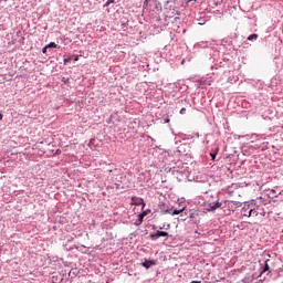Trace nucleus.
Listing matches in <instances>:
<instances>
[{
	"label": "nucleus",
	"mask_w": 283,
	"mask_h": 283,
	"mask_svg": "<svg viewBox=\"0 0 283 283\" xmlns=\"http://www.w3.org/2000/svg\"><path fill=\"white\" fill-rule=\"evenodd\" d=\"M0 120H3V114L0 112Z\"/></svg>",
	"instance_id": "f3484780"
},
{
	"label": "nucleus",
	"mask_w": 283,
	"mask_h": 283,
	"mask_svg": "<svg viewBox=\"0 0 283 283\" xmlns=\"http://www.w3.org/2000/svg\"><path fill=\"white\" fill-rule=\"evenodd\" d=\"M142 266H144V269H149L151 266H156V261H154V260H151V261L145 260V262L142 263Z\"/></svg>",
	"instance_id": "20e7f679"
},
{
	"label": "nucleus",
	"mask_w": 283,
	"mask_h": 283,
	"mask_svg": "<svg viewBox=\"0 0 283 283\" xmlns=\"http://www.w3.org/2000/svg\"><path fill=\"white\" fill-rule=\"evenodd\" d=\"M149 1H150V0H145V1H144V8H147V7L149 6Z\"/></svg>",
	"instance_id": "f8f14e48"
},
{
	"label": "nucleus",
	"mask_w": 283,
	"mask_h": 283,
	"mask_svg": "<svg viewBox=\"0 0 283 283\" xmlns=\"http://www.w3.org/2000/svg\"><path fill=\"white\" fill-rule=\"evenodd\" d=\"M165 123H169V118L165 119Z\"/></svg>",
	"instance_id": "4be33fe9"
},
{
	"label": "nucleus",
	"mask_w": 283,
	"mask_h": 283,
	"mask_svg": "<svg viewBox=\"0 0 283 283\" xmlns=\"http://www.w3.org/2000/svg\"><path fill=\"white\" fill-rule=\"evenodd\" d=\"M190 283H200V281H192V282H190Z\"/></svg>",
	"instance_id": "aec40b11"
},
{
	"label": "nucleus",
	"mask_w": 283,
	"mask_h": 283,
	"mask_svg": "<svg viewBox=\"0 0 283 283\" xmlns=\"http://www.w3.org/2000/svg\"><path fill=\"white\" fill-rule=\"evenodd\" d=\"M142 216H144V218H145V216H147V211H144L143 213H140Z\"/></svg>",
	"instance_id": "a211bd4d"
},
{
	"label": "nucleus",
	"mask_w": 283,
	"mask_h": 283,
	"mask_svg": "<svg viewBox=\"0 0 283 283\" xmlns=\"http://www.w3.org/2000/svg\"><path fill=\"white\" fill-rule=\"evenodd\" d=\"M181 65H185V60L181 61Z\"/></svg>",
	"instance_id": "412c9836"
},
{
	"label": "nucleus",
	"mask_w": 283,
	"mask_h": 283,
	"mask_svg": "<svg viewBox=\"0 0 283 283\" xmlns=\"http://www.w3.org/2000/svg\"><path fill=\"white\" fill-rule=\"evenodd\" d=\"M258 39V34L253 33L248 36V41H255Z\"/></svg>",
	"instance_id": "0eeeda50"
},
{
	"label": "nucleus",
	"mask_w": 283,
	"mask_h": 283,
	"mask_svg": "<svg viewBox=\"0 0 283 283\" xmlns=\"http://www.w3.org/2000/svg\"><path fill=\"white\" fill-rule=\"evenodd\" d=\"M251 216H253V209H251L248 213V218H251Z\"/></svg>",
	"instance_id": "4468645a"
},
{
	"label": "nucleus",
	"mask_w": 283,
	"mask_h": 283,
	"mask_svg": "<svg viewBox=\"0 0 283 283\" xmlns=\"http://www.w3.org/2000/svg\"><path fill=\"white\" fill-rule=\"evenodd\" d=\"M255 216H258V212H254Z\"/></svg>",
	"instance_id": "b1692460"
},
{
	"label": "nucleus",
	"mask_w": 283,
	"mask_h": 283,
	"mask_svg": "<svg viewBox=\"0 0 283 283\" xmlns=\"http://www.w3.org/2000/svg\"><path fill=\"white\" fill-rule=\"evenodd\" d=\"M182 211H185V208H181V209H175L172 212H171V216H179V213H182Z\"/></svg>",
	"instance_id": "39448f33"
},
{
	"label": "nucleus",
	"mask_w": 283,
	"mask_h": 283,
	"mask_svg": "<svg viewBox=\"0 0 283 283\" xmlns=\"http://www.w3.org/2000/svg\"><path fill=\"white\" fill-rule=\"evenodd\" d=\"M169 233L165 231H157L154 234H150V240H158V238H168Z\"/></svg>",
	"instance_id": "f03ea898"
},
{
	"label": "nucleus",
	"mask_w": 283,
	"mask_h": 283,
	"mask_svg": "<svg viewBox=\"0 0 283 283\" xmlns=\"http://www.w3.org/2000/svg\"><path fill=\"white\" fill-rule=\"evenodd\" d=\"M222 207V202L216 201L208 205L207 211H216V209H220Z\"/></svg>",
	"instance_id": "7ed1b4c3"
},
{
	"label": "nucleus",
	"mask_w": 283,
	"mask_h": 283,
	"mask_svg": "<svg viewBox=\"0 0 283 283\" xmlns=\"http://www.w3.org/2000/svg\"><path fill=\"white\" fill-rule=\"evenodd\" d=\"M74 56V61H78V55H73Z\"/></svg>",
	"instance_id": "dca6fc26"
},
{
	"label": "nucleus",
	"mask_w": 283,
	"mask_h": 283,
	"mask_svg": "<svg viewBox=\"0 0 283 283\" xmlns=\"http://www.w3.org/2000/svg\"><path fill=\"white\" fill-rule=\"evenodd\" d=\"M71 61H72V57L64 59V65H67V63H70Z\"/></svg>",
	"instance_id": "9d476101"
},
{
	"label": "nucleus",
	"mask_w": 283,
	"mask_h": 283,
	"mask_svg": "<svg viewBox=\"0 0 283 283\" xmlns=\"http://www.w3.org/2000/svg\"><path fill=\"white\" fill-rule=\"evenodd\" d=\"M109 174H112V170H108Z\"/></svg>",
	"instance_id": "5701e85b"
},
{
	"label": "nucleus",
	"mask_w": 283,
	"mask_h": 283,
	"mask_svg": "<svg viewBox=\"0 0 283 283\" xmlns=\"http://www.w3.org/2000/svg\"><path fill=\"white\" fill-rule=\"evenodd\" d=\"M48 50H49V48H48V45H45V46L42 49V53H43V54H48Z\"/></svg>",
	"instance_id": "9b49d317"
},
{
	"label": "nucleus",
	"mask_w": 283,
	"mask_h": 283,
	"mask_svg": "<svg viewBox=\"0 0 283 283\" xmlns=\"http://www.w3.org/2000/svg\"><path fill=\"white\" fill-rule=\"evenodd\" d=\"M114 1H116V0H107L106 3L104 4V8H109V6H112V3H114Z\"/></svg>",
	"instance_id": "6e6552de"
},
{
	"label": "nucleus",
	"mask_w": 283,
	"mask_h": 283,
	"mask_svg": "<svg viewBox=\"0 0 283 283\" xmlns=\"http://www.w3.org/2000/svg\"><path fill=\"white\" fill-rule=\"evenodd\" d=\"M268 270H269V264H266V265H265V269H264V271H268Z\"/></svg>",
	"instance_id": "6ab92c4d"
},
{
	"label": "nucleus",
	"mask_w": 283,
	"mask_h": 283,
	"mask_svg": "<svg viewBox=\"0 0 283 283\" xmlns=\"http://www.w3.org/2000/svg\"><path fill=\"white\" fill-rule=\"evenodd\" d=\"M143 220H145V214H138V221L136 224H143Z\"/></svg>",
	"instance_id": "423d86ee"
},
{
	"label": "nucleus",
	"mask_w": 283,
	"mask_h": 283,
	"mask_svg": "<svg viewBox=\"0 0 283 283\" xmlns=\"http://www.w3.org/2000/svg\"><path fill=\"white\" fill-rule=\"evenodd\" d=\"M46 46H48L49 49H50V48H59V45H57L56 43H54V42L49 43Z\"/></svg>",
	"instance_id": "1a4fd4ad"
},
{
	"label": "nucleus",
	"mask_w": 283,
	"mask_h": 283,
	"mask_svg": "<svg viewBox=\"0 0 283 283\" xmlns=\"http://www.w3.org/2000/svg\"><path fill=\"white\" fill-rule=\"evenodd\" d=\"M210 156H211L212 160H216V154L211 153Z\"/></svg>",
	"instance_id": "2eb2a0df"
},
{
	"label": "nucleus",
	"mask_w": 283,
	"mask_h": 283,
	"mask_svg": "<svg viewBox=\"0 0 283 283\" xmlns=\"http://www.w3.org/2000/svg\"><path fill=\"white\" fill-rule=\"evenodd\" d=\"M130 205H134L135 207H140L142 205L143 209H145V200H143V198L140 197H136V196L132 197Z\"/></svg>",
	"instance_id": "f257e3e1"
},
{
	"label": "nucleus",
	"mask_w": 283,
	"mask_h": 283,
	"mask_svg": "<svg viewBox=\"0 0 283 283\" xmlns=\"http://www.w3.org/2000/svg\"><path fill=\"white\" fill-rule=\"evenodd\" d=\"M180 114H187V108L182 107V108L180 109Z\"/></svg>",
	"instance_id": "ddd939ff"
}]
</instances>
